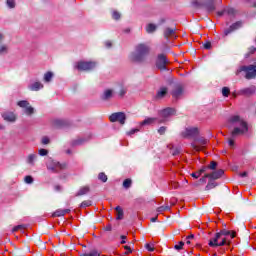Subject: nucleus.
I'll return each mask as SVG.
<instances>
[{"label": "nucleus", "instance_id": "obj_1", "mask_svg": "<svg viewBox=\"0 0 256 256\" xmlns=\"http://www.w3.org/2000/svg\"><path fill=\"white\" fill-rule=\"evenodd\" d=\"M229 122L230 123H238L239 127H235L231 133L232 137L229 138V146L230 147H234L235 146V137H237L238 135H245V133H247V131H249V125L247 124V122H245V120L241 119V116L239 115H234L231 116L229 118Z\"/></svg>", "mask_w": 256, "mask_h": 256}, {"label": "nucleus", "instance_id": "obj_2", "mask_svg": "<svg viewBox=\"0 0 256 256\" xmlns=\"http://www.w3.org/2000/svg\"><path fill=\"white\" fill-rule=\"evenodd\" d=\"M150 48L146 44H138L136 46V52L130 56L131 61L134 63H143L145 58L149 55Z\"/></svg>", "mask_w": 256, "mask_h": 256}, {"label": "nucleus", "instance_id": "obj_3", "mask_svg": "<svg viewBox=\"0 0 256 256\" xmlns=\"http://www.w3.org/2000/svg\"><path fill=\"white\" fill-rule=\"evenodd\" d=\"M244 71L246 73V79H255L256 77V62L254 64L248 66H240L239 69L236 71V75H239Z\"/></svg>", "mask_w": 256, "mask_h": 256}, {"label": "nucleus", "instance_id": "obj_4", "mask_svg": "<svg viewBox=\"0 0 256 256\" xmlns=\"http://www.w3.org/2000/svg\"><path fill=\"white\" fill-rule=\"evenodd\" d=\"M218 235H219V232L215 234V237L209 240V243H208L209 247H225V245L226 246L231 245V242L229 239L226 238V240H223L221 236L218 237Z\"/></svg>", "mask_w": 256, "mask_h": 256}, {"label": "nucleus", "instance_id": "obj_5", "mask_svg": "<svg viewBox=\"0 0 256 256\" xmlns=\"http://www.w3.org/2000/svg\"><path fill=\"white\" fill-rule=\"evenodd\" d=\"M46 167L49 171H52V173H59V171H63L67 169V164L60 163L55 160H49L46 164Z\"/></svg>", "mask_w": 256, "mask_h": 256}, {"label": "nucleus", "instance_id": "obj_6", "mask_svg": "<svg viewBox=\"0 0 256 256\" xmlns=\"http://www.w3.org/2000/svg\"><path fill=\"white\" fill-rule=\"evenodd\" d=\"M96 63L93 61H79L75 65V69L78 71H91L95 69Z\"/></svg>", "mask_w": 256, "mask_h": 256}, {"label": "nucleus", "instance_id": "obj_7", "mask_svg": "<svg viewBox=\"0 0 256 256\" xmlns=\"http://www.w3.org/2000/svg\"><path fill=\"white\" fill-rule=\"evenodd\" d=\"M109 121L111 123H120V125H125V121H127V115L125 112H115L109 116Z\"/></svg>", "mask_w": 256, "mask_h": 256}, {"label": "nucleus", "instance_id": "obj_8", "mask_svg": "<svg viewBox=\"0 0 256 256\" xmlns=\"http://www.w3.org/2000/svg\"><path fill=\"white\" fill-rule=\"evenodd\" d=\"M209 143V141L203 137H199L197 136L194 141L191 143V147L192 149H194V151H202V149L205 147V145H207Z\"/></svg>", "mask_w": 256, "mask_h": 256}, {"label": "nucleus", "instance_id": "obj_9", "mask_svg": "<svg viewBox=\"0 0 256 256\" xmlns=\"http://www.w3.org/2000/svg\"><path fill=\"white\" fill-rule=\"evenodd\" d=\"M182 137L185 139H197L199 137V128L197 127H188L185 131L182 132Z\"/></svg>", "mask_w": 256, "mask_h": 256}, {"label": "nucleus", "instance_id": "obj_10", "mask_svg": "<svg viewBox=\"0 0 256 256\" xmlns=\"http://www.w3.org/2000/svg\"><path fill=\"white\" fill-rule=\"evenodd\" d=\"M169 62L167 61V56L165 54H159L156 61V67L160 71H165L167 69V64Z\"/></svg>", "mask_w": 256, "mask_h": 256}, {"label": "nucleus", "instance_id": "obj_11", "mask_svg": "<svg viewBox=\"0 0 256 256\" xmlns=\"http://www.w3.org/2000/svg\"><path fill=\"white\" fill-rule=\"evenodd\" d=\"M219 237L222 238L223 241L228 239V241L231 243V240L235 239L236 233L227 229H222L220 232H218V238Z\"/></svg>", "mask_w": 256, "mask_h": 256}, {"label": "nucleus", "instance_id": "obj_12", "mask_svg": "<svg viewBox=\"0 0 256 256\" xmlns=\"http://www.w3.org/2000/svg\"><path fill=\"white\" fill-rule=\"evenodd\" d=\"M183 91V85L177 84L176 86H174L173 90L171 91L173 99H175L176 101L177 99H181V97L183 96Z\"/></svg>", "mask_w": 256, "mask_h": 256}, {"label": "nucleus", "instance_id": "obj_13", "mask_svg": "<svg viewBox=\"0 0 256 256\" xmlns=\"http://www.w3.org/2000/svg\"><path fill=\"white\" fill-rule=\"evenodd\" d=\"M164 37L169 39H177V28L166 27L163 32Z\"/></svg>", "mask_w": 256, "mask_h": 256}, {"label": "nucleus", "instance_id": "obj_14", "mask_svg": "<svg viewBox=\"0 0 256 256\" xmlns=\"http://www.w3.org/2000/svg\"><path fill=\"white\" fill-rule=\"evenodd\" d=\"M256 92V86L252 85L248 88L241 89L238 94L244 95L245 97H251V95H255Z\"/></svg>", "mask_w": 256, "mask_h": 256}, {"label": "nucleus", "instance_id": "obj_15", "mask_svg": "<svg viewBox=\"0 0 256 256\" xmlns=\"http://www.w3.org/2000/svg\"><path fill=\"white\" fill-rule=\"evenodd\" d=\"M224 173L225 171H223V169H219V170L213 171L212 173L205 174V177H209V179H212L215 181L217 179H221Z\"/></svg>", "mask_w": 256, "mask_h": 256}, {"label": "nucleus", "instance_id": "obj_16", "mask_svg": "<svg viewBox=\"0 0 256 256\" xmlns=\"http://www.w3.org/2000/svg\"><path fill=\"white\" fill-rule=\"evenodd\" d=\"M243 23L241 21L233 23L228 29L224 31V35H229L230 33H233V31H237V29H241Z\"/></svg>", "mask_w": 256, "mask_h": 256}, {"label": "nucleus", "instance_id": "obj_17", "mask_svg": "<svg viewBox=\"0 0 256 256\" xmlns=\"http://www.w3.org/2000/svg\"><path fill=\"white\" fill-rule=\"evenodd\" d=\"M2 118L4 121H8L10 123H15V121H17V116H15L13 112H4L2 114Z\"/></svg>", "mask_w": 256, "mask_h": 256}, {"label": "nucleus", "instance_id": "obj_18", "mask_svg": "<svg viewBox=\"0 0 256 256\" xmlns=\"http://www.w3.org/2000/svg\"><path fill=\"white\" fill-rule=\"evenodd\" d=\"M159 115H160V117H163L164 119H167V117H171V115H175V109L166 108L164 110H161Z\"/></svg>", "mask_w": 256, "mask_h": 256}, {"label": "nucleus", "instance_id": "obj_19", "mask_svg": "<svg viewBox=\"0 0 256 256\" xmlns=\"http://www.w3.org/2000/svg\"><path fill=\"white\" fill-rule=\"evenodd\" d=\"M203 7H205L208 13H213V11L216 9L215 0H208L206 3H204Z\"/></svg>", "mask_w": 256, "mask_h": 256}, {"label": "nucleus", "instance_id": "obj_20", "mask_svg": "<svg viewBox=\"0 0 256 256\" xmlns=\"http://www.w3.org/2000/svg\"><path fill=\"white\" fill-rule=\"evenodd\" d=\"M169 93V89L167 87H160V89L156 93V99H164Z\"/></svg>", "mask_w": 256, "mask_h": 256}, {"label": "nucleus", "instance_id": "obj_21", "mask_svg": "<svg viewBox=\"0 0 256 256\" xmlns=\"http://www.w3.org/2000/svg\"><path fill=\"white\" fill-rule=\"evenodd\" d=\"M69 213H71V209H58L52 214V217H65Z\"/></svg>", "mask_w": 256, "mask_h": 256}, {"label": "nucleus", "instance_id": "obj_22", "mask_svg": "<svg viewBox=\"0 0 256 256\" xmlns=\"http://www.w3.org/2000/svg\"><path fill=\"white\" fill-rule=\"evenodd\" d=\"M67 125H69V122H67L66 120L54 121V127H56L57 129H61L62 127H67Z\"/></svg>", "mask_w": 256, "mask_h": 256}, {"label": "nucleus", "instance_id": "obj_23", "mask_svg": "<svg viewBox=\"0 0 256 256\" xmlns=\"http://www.w3.org/2000/svg\"><path fill=\"white\" fill-rule=\"evenodd\" d=\"M168 149H170V153L171 155H173L174 157L179 155V153H181V149L179 147H175L173 146V144H169L168 145Z\"/></svg>", "mask_w": 256, "mask_h": 256}, {"label": "nucleus", "instance_id": "obj_24", "mask_svg": "<svg viewBox=\"0 0 256 256\" xmlns=\"http://www.w3.org/2000/svg\"><path fill=\"white\" fill-rule=\"evenodd\" d=\"M30 91H39V89H43V84L41 82H34L29 86Z\"/></svg>", "mask_w": 256, "mask_h": 256}, {"label": "nucleus", "instance_id": "obj_25", "mask_svg": "<svg viewBox=\"0 0 256 256\" xmlns=\"http://www.w3.org/2000/svg\"><path fill=\"white\" fill-rule=\"evenodd\" d=\"M89 191H90L89 186H83L76 193V197H81L82 195H87L89 193Z\"/></svg>", "mask_w": 256, "mask_h": 256}, {"label": "nucleus", "instance_id": "obj_26", "mask_svg": "<svg viewBox=\"0 0 256 256\" xmlns=\"http://www.w3.org/2000/svg\"><path fill=\"white\" fill-rule=\"evenodd\" d=\"M115 211H116V219L118 221H121V219H123L124 217L123 208H121V206H117L115 208Z\"/></svg>", "mask_w": 256, "mask_h": 256}, {"label": "nucleus", "instance_id": "obj_27", "mask_svg": "<svg viewBox=\"0 0 256 256\" xmlns=\"http://www.w3.org/2000/svg\"><path fill=\"white\" fill-rule=\"evenodd\" d=\"M113 97V90L108 89L104 92L102 99L103 101H109Z\"/></svg>", "mask_w": 256, "mask_h": 256}, {"label": "nucleus", "instance_id": "obj_28", "mask_svg": "<svg viewBox=\"0 0 256 256\" xmlns=\"http://www.w3.org/2000/svg\"><path fill=\"white\" fill-rule=\"evenodd\" d=\"M154 123H157V118H146L141 122V125L143 127L145 125H154Z\"/></svg>", "mask_w": 256, "mask_h": 256}, {"label": "nucleus", "instance_id": "obj_29", "mask_svg": "<svg viewBox=\"0 0 256 256\" xmlns=\"http://www.w3.org/2000/svg\"><path fill=\"white\" fill-rule=\"evenodd\" d=\"M165 211H171V205L169 203H165V205L157 208L158 213H165Z\"/></svg>", "mask_w": 256, "mask_h": 256}, {"label": "nucleus", "instance_id": "obj_30", "mask_svg": "<svg viewBox=\"0 0 256 256\" xmlns=\"http://www.w3.org/2000/svg\"><path fill=\"white\" fill-rule=\"evenodd\" d=\"M235 8H226L224 9V11L219 12L218 15H230V16H234L235 15Z\"/></svg>", "mask_w": 256, "mask_h": 256}, {"label": "nucleus", "instance_id": "obj_31", "mask_svg": "<svg viewBox=\"0 0 256 256\" xmlns=\"http://www.w3.org/2000/svg\"><path fill=\"white\" fill-rule=\"evenodd\" d=\"M215 187H217V182L210 178L208 184L205 187V191H210V189H215Z\"/></svg>", "mask_w": 256, "mask_h": 256}, {"label": "nucleus", "instance_id": "obj_32", "mask_svg": "<svg viewBox=\"0 0 256 256\" xmlns=\"http://www.w3.org/2000/svg\"><path fill=\"white\" fill-rule=\"evenodd\" d=\"M155 31H157V25L150 23L146 26L147 33H155Z\"/></svg>", "mask_w": 256, "mask_h": 256}, {"label": "nucleus", "instance_id": "obj_33", "mask_svg": "<svg viewBox=\"0 0 256 256\" xmlns=\"http://www.w3.org/2000/svg\"><path fill=\"white\" fill-rule=\"evenodd\" d=\"M85 143V139L83 138H77L75 140H72L71 146L72 147H77V145H83Z\"/></svg>", "mask_w": 256, "mask_h": 256}, {"label": "nucleus", "instance_id": "obj_34", "mask_svg": "<svg viewBox=\"0 0 256 256\" xmlns=\"http://www.w3.org/2000/svg\"><path fill=\"white\" fill-rule=\"evenodd\" d=\"M192 7L199 9V7H203L204 3L199 0H191Z\"/></svg>", "mask_w": 256, "mask_h": 256}, {"label": "nucleus", "instance_id": "obj_35", "mask_svg": "<svg viewBox=\"0 0 256 256\" xmlns=\"http://www.w3.org/2000/svg\"><path fill=\"white\" fill-rule=\"evenodd\" d=\"M133 184V181L130 178H127L123 181V187L124 189H129L131 185Z\"/></svg>", "mask_w": 256, "mask_h": 256}, {"label": "nucleus", "instance_id": "obj_36", "mask_svg": "<svg viewBox=\"0 0 256 256\" xmlns=\"http://www.w3.org/2000/svg\"><path fill=\"white\" fill-rule=\"evenodd\" d=\"M256 48L254 46H251L250 48H248V52L245 54V58L249 59V57H251V55L255 54Z\"/></svg>", "mask_w": 256, "mask_h": 256}, {"label": "nucleus", "instance_id": "obj_37", "mask_svg": "<svg viewBox=\"0 0 256 256\" xmlns=\"http://www.w3.org/2000/svg\"><path fill=\"white\" fill-rule=\"evenodd\" d=\"M35 159H37V155L36 154H30L28 156L27 163H29L30 165H34Z\"/></svg>", "mask_w": 256, "mask_h": 256}, {"label": "nucleus", "instance_id": "obj_38", "mask_svg": "<svg viewBox=\"0 0 256 256\" xmlns=\"http://www.w3.org/2000/svg\"><path fill=\"white\" fill-rule=\"evenodd\" d=\"M51 79H53V72H47L46 74H44V81L46 83H49Z\"/></svg>", "mask_w": 256, "mask_h": 256}, {"label": "nucleus", "instance_id": "obj_39", "mask_svg": "<svg viewBox=\"0 0 256 256\" xmlns=\"http://www.w3.org/2000/svg\"><path fill=\"white\" fill-rule=\"evenodd\" d=\"M98 179H99V181H102V183H107V176L105 175V173L104 172H100L99 174H98Z\"/></svg>", "mask_w": 256, "mask_h": 256}, {"label": "nucleus", "instance_id": "obj_40", "mask_svg": "<svg viewBox=\"0 0 256 256\" xmlns=\"http://www.w3.org/2000/svg\"><path fill=\"white\" fill-rule=\"evenodd\" d=\"M18 107H22L23 109L29 107V102L27 100H21L18 102Z\"/></svg>", "mask_w": 256, "mask_h": 256}, {"label": "nucleus", "instance_id": "obj_41", "mask_svg": "<svg viewBox=\"0 0 256 256\" xmlns=\"http://www.w3.org/2000/svg\"><path fill=\"white\" fill-rule=\"evenodd\" d=\"M230 93H231V89H229V87H223L222 88L223 97H229Z\"/></svg>", "mask_w": 256, "mask_h": 256}, {"label": "nucleus", "instance_id": "obj_42", "mask_svg": "<svg viewBox=\"0 0 256 256\" xmlns=\"http://www.w3.org/2000/svg\"><path fill=\"white\" fill-rule=\"evenodd\" d=\"M112 18L115 19V21H119V19H121V14L117 10H114L112 13Z\"/></svg>", "mask_w": 256, "mask_h": 256}, {"label": "nucleus", "instance_id": "obj_43", "mask_svg": "<svg viewBox=\"0 0 256 256\" xmlns=\"http://www.w3.org/2000/svg\"><path fill=\"white\" fill-rule=\"evenodd\" d=\"M25 113L26 115H33V113H35V109L31 106H27L25 109Z\"/></svg>", "mask_w": 256, "mask_h": 256}, {"label": "nucleus", "instance_id": "obj_44", "mask_svg": "<svg viewBox=\"0 0 256 256\" xmlns=\"http://www.w3.org/2000/svg\"><path fill=\"white\" fill-rule=\"evenodd\" d=\"M184 246H185V242L180 241L178 244L174 246V249H176V251H181V249H183Z\"/></svg>", "mask_w": 256, "mask_h": 256}, {"label": "nucleus", "instance_id": "obj_45", "mask_svg": "<svg viewBox=\"0 0 256 256\" xmlns=\"http://www.w3.org/2000/svg\"><path fill=\"white\" fill-rule=\"evenodd\" d=\"M207 167H208V169H211L212 171H215L217 169V162L211 161L210 164Z\"/></svg>", "mask_w": 256, "mask_h": 256}, {"label": "nucleus", "instance_id": "obj_46", "mask_svg": "<svg viewBox=\"0 0 256 256\" xmlns=\"http://www.w3.org/2000/svg\"><path fill=\"white\" fill-rule=\"evenodd\" d=\"M23 229H25V226L17 225L12 229V233H16V231H23Z\"/></svg>", "mask_w": 256, "mask_h": 256}, {"label": "nucleus", "instance_id": "obj_47", "mask_svg": "<svg viewBox=\"0 0 256 256\" xmlns=\"http://www.w3.org/2000/svg\"><path fill=\"white\" fill-rule=\"evenodd\" d=\"M24 181H25V183H27L28 185H31V183H33V178L28 175V176H26V177L24 178Z\"/></svg>", "mask_w": 256, "mask_h": 256}, {"label": "nucleus", "instance_id": "obj_48", "mask_svg": "<svg viewBox=\"0 0 256 256\" xmlns=\"http://www.w3.org/2000/svg\"><path fill=\"white\" fill-rule=\"evenodd\" d=\"M145 247L147 251H150V252L155 251V246L153 244H146Z\"/></svg>", "mask_w": 256, "mask_h": 256}, {"label": "nucleus", "instance_id": "obj_49", "mask_svg": "<svg viewBox=\"0 0 256 256\" xmlns=\"http://www.w3.org/2000/svg\"><path fill=\"white\" fill-rule=\"evenodd\" d=\"M7 5L10 9H14L15 7V0H7Z\"/></svg>", "mask_w": 256, "mask_h": 256}, {"label": "nucleus", "instance_id": "obj_50", "mask_svg": "<svg viewBox=\"0 0 256 256\" xmlns=\"http://www.w3.org/2000/svg\"><path fill=\"white\" fill-rule=\"evenodd\" d=\"M165 131H167V127L162 126L158 129L159 135H165Z\"/></svg>", "mask_w": 256, "mask_h": 256}, {"label": "nucleus", "instance_id": "obj_51", "mask_svg": "<svg viewBox=\"0 0 256 256\" xmlns=\"http://www.w3.org/2000/svg\"><path fill=\"white\" fill-rule=\"evenodd\" d=\"M49 151L47 149H40L39 150V155H41L42 157H45V155H48Z\"/></svg>", "mask_w": 256, "mask_h": 256}, {"label": "nucleus", "instance_id": "obj_52", "mask_svg": "<svg viewBox=\"0 0 256 256\" xmlns=\"http://www.w3.org/2000/svg\"><path fill=\"white\" fill-rule=\"evenodd\" d=\"M49 143H50L49 137L44 136V137L42 138V144H43V145H49Z\"/></svg>", "mask_w": 256, "mask_h": 256}, {"label": "nucleus", "instance_id": "obj_53", "mask_svg": "<svg viewBox=\"0 0 256 256\" xmlns=\"http://www.w3.org/2000/svg\"><path fill=\"white\" fill-rule=\"evenodd\" d=\"M7 51H8L7 46L2 45V46L0 47V55L3 54V53H7Z\"/></svg>", "mask_w": 256, "mask_h": 256}, {"label": "nucleus", "instance_id": "obj_54", "mask_svg": "<svg viewBox=\"0 0 256 256\" xmlns=\"http://www.w3.org/2000/svg\"><path fill=\"white\" fill-rule=\"evenodd\" d=\"M200 176H201V174H200L198 171H197V172H193V173L191 174V177H193L194 179H199Z\"/></svg>", "mask_w": 256, "mask_h": 256}, {"label": "nucleus", "instance_id": "obj_55", "mask_svg": "<svg viewBox=\"0 0 256 256\" xmlns=\"http://www.w3.org/2000/svg\"><path fill=\"white\" fill-rule=\"evenodd\" d=\"M90 205H91V201H83L81 203V207H90Z\"/></svg>", "mask_w": 256, "mask_h": 256}, {"label": "nucleus", "instance_id": "obj_56", "mask_svg": "<svg viewBox=\"0 0 256 256\" xmlns=\"http://www.w3.org/2000/svg\"><path fill=\"white\" fill-rule=\"evenodd\" d=\"M208 166H203L200 170H198V172L200 173V175H203V173H205L207 171Z\"/></svg>", "mask_w": 256, "mask_h": 256}, {"label": "nucleus", "instance_id": "obj_57", "mask_svg": "<svg viewBox=\"0 0 256 256\" xmlns=\"http://www.w3.org/2000/svg\"><path fill=\"white\" fill-rule=\"evenodd\" d=\"M135 133H139V129L135 128L128 132V135H135Z\"/></svg>", "mask_w": 256, "mask_h": 256}, {"label": "nucleus", "instance_id": "obj_58", "mask_svg": "<svg viewBox=\"0 0 256 256\" xmlns=\"http://www.w3.org/2000/svg\"><path fill=\"white\" fill-rule=\"evenodd\" d=\"M207 179H209V177H206V176L204 175V177H202V178L199 179V182L202 183V184H205V183H207Z\"/></svg>", "mask_w": 256, "mask_h": 256}, {"label": "nucleus", "instance_id": "obj_59", "mask_svg": "<svg viewBox=\"0 0 256 256\" xmlns=\"http://www.w3.org/2000/svg\"><path fill=\"white\" fill-rule=\"evenodd\" d=\"M203 47L204 49H207V50L211 49V42L204 43Z\"/></svg>", "mask_w": 256, "mask_h": 256}, {"label": "nucleus", "instance_id": "obj_60", "mask_svg": "<svg viewBox=\"0 0 256 256\" xmlns=\"http://www.w3.org/2000/svg\"><path fill=\"white\" fill-rule=\"evenodd\" d=\"M126 93H127V90L122 89V90H120L119 95H120L121 97H125V94H126Z\"/></svg>", "mask_w": 256, "mask_h": 256}, {"label": "nucleus", "instance_id": "obj_61", "mask_svg": "<svg viewBox=\"0 0 256 256\" xmlns=\"http://www.w3.org/2000/svg\"><path fill=\"white\" fill-rule=\"evenodd\" d=\"M186 239L190 240V241H194L195 240V235L191 234V235L187 236Z\"/></svg>", "mask_w": 256, "mask_h": 256}, {"label": "nucleus", "instance_id": "obj_62", "mask_svg": "<svg viewBox=\"0 0 256 256\" xmlns=\"http://www.w3.org/2000/svg\"><path fill=\"white\" fill-rule=\"evenodd\" d=\"M171 187H173V189H177V187H179V183H177V182H172V183H171Z\"/></svg>", "mask_w": 256, "mask_h": 256}, {"label": "nucleus", "instance_id": "obj_63", "mask_svg": "<svg viewBox=\"0 0 256 256\" xmlns=\"http://www.w3.org/2000/svg\"><path fill=\"white\" fill-rule=\"evenodd\" d=\"M124 249L127 251V255H129V253H132L131 247L129 246H124Z\"/></svg>", "mask_w": 256, "mask_h": 256}, {"label": "nucleus", "instance_id": "obj_64", "mask_svg": "<svg viewBox=\"0 0 256 256\" xmlns=\"http://www.w3.org/2000/svg\"><path fill=\"white\" fill-rule=\"evenodd\" d=\"M113 227L111 226V224L106 225L105 227V231H112Z\"/></svg>", "mask_w": 256, "mask_h": 256}]
</instances>
